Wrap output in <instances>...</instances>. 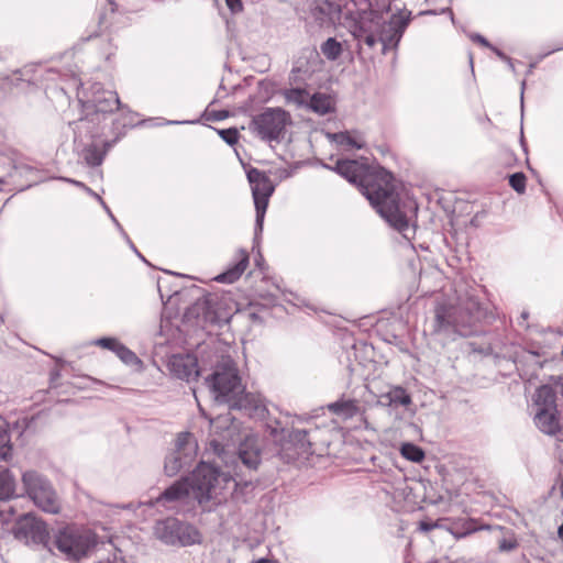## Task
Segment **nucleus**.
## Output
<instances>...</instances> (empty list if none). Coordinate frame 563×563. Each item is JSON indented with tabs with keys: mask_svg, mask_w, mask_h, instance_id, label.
Returning <instances> with one entry per match:
<instances>
[{
	"mask_svg": "<svg viewBox=\"0 0 563 563\" xmlns=\"http://www.w3.org/2000/svg\"><path fill=\"white\" fill-rule=\"evenodd\" d=\"M357 185L373 208L399 232L408 229L406 209L408 203L400 198V185L382 167L371 168L356 159H339L334 167L327 166Z\"/></svg>",
	"mask_w": 563,
	"mask_h": 563,
	"instance_id": "nucleus-1",
	"label": "nucleus"
},
{
	"mask_svg": "<svg viewBox=\"0 0 563 563\" xmlns=\"http://www.w3.org/2000/svg\"><path fill=\"white\" fill-rule=\"evenodd\" d=\"M238 483L229 474L201 462L190 477H183L166 488L157 498L150 500L148 506L162 505L166 509H175L176 504L185 501L190 494L203 511H212L227 501L233 494Z\"/></svg>",
	"mask_w": 563,
	"mask_h": 563,
	"instance_id": "nucleus-2",
	"label": "nucleus"
},
{
	"mask_svg": "<svg viewBox=\"0 0 563 563\" xmlns=\"http://www.w3.org/2000/svg\"><path fill=\"white\" fill-rule=\"evenodd\" d=\"M391 0H368L369 11L356 25L353 34L361 53L371 55L376 48L382 54L396 49L409 23L410 12H391Z\"/></svg>",
	"mask_w": 563,
	"mask_h": 563,
	"instance_id": "nucleus-3",
	"label": "nucleus"
},
{
	"mask_svg": "<svg viewBox=\"0 0 563 563\" xmlns=\"http://www.w3.org/2000/svg\"><path fill=\"white\" fill-rule=\"evenodd\" d=\"M482 318L479 302L474 297L459 299L457 305L440 303L435 308L433 331L435 333L451 330L466 335L464 328L471 327Z\"/></svg>",
	"mask_w": 563,
	"mask_h": 563,
	"instance_id": "nucleus-4",
	"label": "nucleus"
},
{
	"mask_svg": "<svg viewBox=\"0 0 563 563\" xmlns=\"http://www.w3.org/2000/svg\"><path fill=\"white\" fill-rule=\"evenodd\" d=\"M97 537L89 529L66 526L53 532L49 545L52 553L57 550L67 560L78 561L86 558L96 547Z\"/></svg>",
	"mask_w": 563,
	"mask_h": 563,
	"instance_id": "nucleus-5",
	"label": "nucleus"
},
{
	"mask_svg": "<svg viewBox=\"0 0 563 563\" xmlns=\"http://www.w3.org/2000/svg\"><path fill=\"white\" fill-rule=\"evenodd\" d=\"M82 108L86 112L84 118L74 122L75 142L81 137L82 130H86L92 137L98 134V131L90 130L89 123L99 121L100 115L112 113L114 110H124L115 91L104 90L100 85L93 86V95L90 99L82 101Z\"/></svg>",
	"mask_w": 563,
	"mask_h": 563,
	"instance_id": "nucleus-6",
	"label": "nucleus"
},
{
	"mask_svg": "<svg viewBox=\"0 0 563 563\" xmlns=\"http://www.w3.org/2000/svg\"><path fill=\"white\" fill-rule=\"evenodd\" d=\"M533 421L544 434L555 435L563 441L556 409V396L551 386L539 387L532 397Z\"/></svg>",
	"mask_w": 563,
	"mask_h": 563,
	"instance_id": "nucleus-7",
	"label": "nucleus"
},
{
	"mask_svg": "<svg viewBox=\"0 0 563 563\" xmlns=\"http://www.w3.org/2000/svg\"><path fill=\"white\" fill-rule=\"evenodd\" d=\"M214 399L219 402H231L232 398L242 391L241 378L234 362L230 357H222L217 364L212 375L207 378Z\"/></svg>",
	"mask_w": 563,
	"mask_h": 563,
	"instance_id": "nucleus-8",
	"label": "nucleus"
},
{
	"mask_svg": "<svg viewBox=\"0 0 563 563\" xmlns=\"http://www.w3.org/2000/svg\"><path fill=\"white\" fill-rule=\"evenodd\" d=\"M267 430L275 442L280 445V454L287 461L296 460L311 450L307 430H286L277 420L267 424Z\"/></svg>",
	"mask_w": 563,
	"mask_h": 563,
	"instance_id": "nucleus-9",
	"label": "nucleus"
},
{
	"mask_svg": "<svg viewBox=\"0 0 563 563\" xmlns=\"http://www.w3.org/2000/svg\"><path fill=\"white\" fill-rule=\"evenodd\" d=\"M23 487L27 496L43 511L57 514L60 504L51 483L35 471H26L22 475Z\"/></svg>",
	"mask_w": 563,
	"mask_h": 563,
	"instance_id": "nucleus-10",
	"label": "nucleus"
},
{
	"mask_svg": "<svg viewBox=\"0 0 563 563\" xmlns=\"http://www.w3.org/2000/svg\"><path fill=\"white\" fill-rule=\"evenodd\" d=\"M198 453V443L194 434L181 432L175 441V449L169 452L164 462V473L169 476H176L183 470L188 468L196 461Z\"/></svg>",
	"mask_w": 563,
	"mask_h": 563,
	"instance_id": "nucleus-11",
	"label": "nucleus"
},
{
	"mask_svg": "<svg viewBox=\"0 0 563 563\" xmlns=\"http://www.w3.org/2000/svg\"><path fill=\"white\" fill-rule=\"evenodd\" d=\"M154 534L158 540L168 545H191L200 542L198 530L176 518H167L156 522Z\"/></svg>",
	"mask_w": 563,
	"mask_h": 563,
	"instance_id": "nucleus-12",
	"label": "nucleus"
},
{
	"mask_svg": "<svg viewBox=\"0 0 563 563\" xmlns=\"http://www.w3.org/2000/svg\"><path fill=\"white\" fill-rule=\"evenodd\" d=\"M290 114L280 108H267L256 115L251 126L263 140H279L283 137L286 126L290 124Z\"/></svg>",
	"mask_w": 563,
	"mask_h": 563,
	"instance_id": "nucleus-13",
	"label": "nucleus"
},
{
	"mask_svg": "<svg viewBox=\"0 0 563 563\" xmlns=\"http://www.w3.org/2000/svg\"><path fill=\"white\" fill-rule=\"evenodd\" d=\"M247 179L251 185L252 196L256 210V233L262 231L265 212L271 196L274 192V185L271 178L263 172L251 168L247 172Z\"/></svg>",
	"mask_w": 563,
	"mask_h": 563,
	"instance_id": "nucleus-14",
	"label": "nucleus"
},
{
	"mask_svg": "<svg viewBox=\"0 0 563 563\" xmlns=\"http://www.w3.org/2000/svg\"><path fill=\"white\" fill-rule=\"evenodd\" d=\"M15 537L26 543L43 544L48 551L52 537L47 531L45 522L32 516H24L16 526Z\"/></svg>",
	"mask_w": 563,
	"mask_h": 563,
	"instance_id": "nucleus-15",
	"label": "nucleus"
},
{
	"mask_svg": "<svg viewBox=\"0 0 563 563\" xmlns=\"http://www.w3.org/2000/svg\"><path fill=\"white\" fill-rule=\"evenodd\" d=\"M168 371L176 378L190 382L199 376L197 358L191 354H174L167 362Z\"/></svg>",
	"mask_w": 563,
	"mask_h": 563,
	"instance_id": "nucleus-16",
	"label": "nucleus"
},
{
	"mask_svg": "<svg viewBox=\"0 0 563 563\" xmlns=\"http://www.w3.org/2000/svg\"><path fill=\"white\" fill-rule=\"evenodd\" d=\"M308 9L309 19L319 25L334 23L341 12L339 0H311Z\"/></svg>",
	"mask_w": 563,
	"mask_h": 563,
	"instance_id": "nucleus-17",
	"label": "nucleus"
},
{
	"mask_svg": "<svg viewBox=\"0 0 563 563\" xmlns=\"http://www.w3.org/2000/svg\"><path fill=\"white\" fill-rule=\"evenodd\" d=\"M230 408L243 410L247 416L252 418L264 417L266 406L263 398L258 394L244 393L242 387L241 394L232 398L231 402H227Z\"/></svg>",
	"mask_w": 563,
	"mask_h": 563,
	"instance_id": "nucleus-18",
	"label": "nucleus"
},
{
	"mask_svg": "<svg viewBox=\"0 0 563 563\" xmlns=\"http://www.w3.org/2000/svg\"><path fill=\"white\" fill-rule=\"evenodd\" d=\"M239 460L249 470H256L261 463V445L258 437L251 434L240 443Z\"/></svg>",
	"mask_w": 563,
	"mask_h": 563,
	"instance_id": "nucleus-19",
	"label": "nucleus"
},
{
	"mask_svg": "<svg viewBox=\"0 0 563 563\" xmlns=\"http://www.w3.org/2000/svg\"><path fill=\"white\" fill-rule=\"evenodd\" d=\"M327 408L331 413L344 420L351 419L360 412V406L356 399H345L343 397L328 404Z\"/></svg>",
	"mask_w": 563,
	"mask_h": 563,
	"instance_id": "nucleus-20",
	"label": "nucleus"
},
{
	"mask_svg": "<svg viewBox=\"0 0 563 563\" xmlns=\"http://www.w3.org/2000/svg\"><path fill=\"white\" fill-rule=\"evenodd\" d=\"M249 265V255L245 251H240L239 261L224 273L218 275L214 280L219 283L232 284L236 282Z\"/></svg>",
	"mask_w": 563,
	"mask_h": 563,
	"instance_id": "nucleus-21",
	"label": "nucleus"
},
{
	"mask_svg": "<svg viewBox=\"0 0 563 563\" xmlns=\"http://www.w3.org/2000/svg\"><path fill=\"white\" fill-rule=\"evenodd\" d=\"M112 146L110 142L104 143V151H101L97 145L90 144L82 148L80 157L89 166H99L102 164L107 150Z\"/></svg>",
	"mask_w": 563,
	"mask_h": 563,
	"instance_id": "nucleus-22",
	"label": "nucleus"
},
{
	"mask_svg": "<svg viewBox=\"0 0 563 563\" xmlns=\"http://www.w3.org/2000/svg\"><path fill=\"white\" fill-rule=\"evenodd\" d=\"M307 109L320 115L327 114L333 110L332 99L324 93H314L309 96Z\"/></svg>",
	"mask_w": 563,
	"mask_h": 563,
	"instance_id": "nucleus-23",
	"label": "nucleus"
},
{
	"mask_svg": "<svg viewBox=\"0 0 563 563\" xmlns=\"http://www.w3.org/2000/svg\"><path fill=\"white\" fill-rule=\"evenodd\" d=\"M286 103L292 104L298 109L308 107L310 93L302 88L286 89L283 92Z\"/></svg>",
	"mask_w": 563,
	"mask_h": 563,
	"instance_id": "nucleus-24",
	"label": "nucleus"
},
{
	"mask_svg": "<svg viewBox=\"0 0 563 563\" xmlns=\"http://www.w3.org/2000/svg\"><path fill=\"white\" fill-rule=\"evenodd\" d=\"M15 494V478L9 470L0 471V503L9 500Z\"/></svg>",
	"mask_w": 563,
	"mask_h": 563,
	"instance_id": "nucleus-25",
	"label": "nucleus"
},
{
	"mask_svg": "<svg viewBox=\"0 0 563 563\" xmlns=\"http://www.w3.org/2000/svg\"><path fill=\"white\" fill-rule=\"evenodd\" d=\"M330 137L340 146L361 150L365 143L361 136H354L350 132L333 133Z\"/></svg>",
	"mask_w": 563,
	"mask_h": 563,
	"instance_id": "nucleus-26",
	"label": "nucleus"
},
{
	"mask_svg": "<svg viewBox=\"0 0 563 563\" xmlns=\"http://www.w3.org/2000/svg\"><path fill=\"white\" fill-rule=\"evenodd\" d=\"M385 398L388 399V405L398 407H407L411 404V397L406 391L405 388L400 386L393 387L386 395Z\"/></svg>",
	"mask_w": 563,
	"mask_h": 563,
	"instance_id": "nucleus-27",
	"label": "nucleus"
},
{
	"mask_svg": "<svg viewBox=\"0 0 563 563\" xmlns=\"http://www.w3.org/2000/svg\"><path fill=\"white\" fill-rule=\"evenodd\" d=\"M12 456V445L10 443V435L8 424L3 418L0 417V460L9 461Z\"/></svg>",
	"mask_w": 563,
	"mask_h": 563,
	"instance_id": "nucleus-28",
	"label": "nucleus"
},
{
	"mask_svg": "<svg viewBox=\"0 0 563 563\" xmlns=\"http://www.w3.org/2000/svg\"><path fill=\"white\" fill-rule=\"evenodd\" d=\"M321 53L330 60H335L342 54V45L334 37H329L320 47Z\"/></svg>",
	"mask_w": 563,
	"mask_h": 563,
	"instance_id": "nucleus-29",
	"label": "nucleus"
},
{
	"mask_svg": "<svg viewBox=\"0 0 563 563\" xmlns=\"http://www.w3.org/2000/svg\"><path fill=\"white\" fill-rule=\"evenodd\" d=\"M400 453L406 460L415 463H419L424 459L422 449L412 443H404L400 448Z\"/></svg>",
	"mask_w": 563,
	"mask_h": 563,
	"instance_id": "nucleus-30",
	"label": "nucleus"
},
{
	"mask_svg": "<svg viewBox=\"0 0 563 563\" xmlns=\"http://www.w3.org/2000/svg\"><path fill=\"white\" fill-rule=\"evenodd\" d=\"M115 355L125 364L133 365L140 362L139 357L134 352L121 343L120 347L115 352Z\"/></svg>",
	"mask_w": 563,
	"mask_h": 563,
	"instance_id": "nucleus-31",
	"label": "nucleus"
},
{
	"mask_svg": "<svg viewBox=\"0 0 563 563\" xmlns=\"http://www.w3.org/2000/svg\"><path fill=\"white\" fill-rule=\"evenodd\" d=\"M509 185L518 194L526 191V176L523 173H515L509 176Z\"/></svg>",
	"mask_w": 563,
	"mask_h": 563,
	"instance_id": "nucleus-32",
	"label": "nucleus"
},
{
	"mask_svg": "<svg viewBox=\"0 0 563 563\" xmlns=\"http://www.w3.org/2000/svg\"><path fill=\"white\" fill-rule=\"evenodd\" d=\"M67 181L82 188L85 191L88 192V195H91L92 197H95L100 203L101 206L104 208V210L108 212V214L110 216V218L112 219L113 222H117L118 220L114 218V216L111 213L110 209L108 208V206L106 205V202L102 200V198L96 194L95 191H92L89 187H87L84 183L81 181H77V180H74V179H67Z\"/></svg>",
	"mask_w": 563,
	"mask_h": 563,
	"instance_id": "nucleus-33",
	"label": "nucleus"
},
{
	"mask_svg": "<svg viewBox=\"0 0 563 563\" xmlns=\"http://www.w3.org/2000/svg\"><path fill=\"white\" fill-rule=\"evenodd\" d=\"M95 345L107 349L115 353L121 345V342L115 338H100L92 342Z\"/></svg>",
	"mask_w": 563,
	"mask_h": 563,
	"instance_id": "nucleus-34",
	"label": "nucleus"
},
{
	"mask_svg": "<svg viewBox=\"0 0 563 563\" xmlns=\"http://www.w3.org/2000/svg\"><path fill=\"white\" fill-rule=\"evenodd\" d=\"M220 137L229 145H234L239 140V131L235 128L218 130Z\"/></svg>",
	"mask_w": 563,
	"mask_h": 563,
	"instance_id": "nucleus-35",
	"label": "nucleus"
},
{
	"mask_svg": "<svg viewBox=\"0 0 563 563\" xmlns=\"http://www.w3.org/2000/svg\"><path fill=\"white\" fill-rule=\"evenodd\" d=\"M225 3L232 13H239L243 10L241 0H225Z\"/></svg>",
	"mask_w": 563,
	"mask_h": 563,
	"instance_id": "nucleus-36",
	"label": "nucleus"
},
{
	"mask_svg": "<svg viewBox=\"0 0 563 563\" xmlns=\"http://www.w3.org/2000/svg\"><path fill=\"white\" fill-rule=\"evenodd\" d=\"M206 306V301H197L191 308L188 309V314L194 316L199 313L200 310H203Z\"/></svg>",
	"mask_w": 563,
	"mask_h": 563,
	"instance_id": "nucleus-37",
	"label": "nucleus"
},
{
	"mask_svg": "<svg viewBox=\"0 0 563 563\" xmlns=\"http://www.w3.org/2000/svg\"><path fill=\"white\" fill-rule=\"evenodd\" d=\"M471 38L474 42H477V43L482 44L483 46H486L488 48L492 47V44L484 36H482L481 34H473V35H471Z\"/></svg>",
	"mask_w": 563,
	"mask_h": 563,
	"instance_id": "nucleus-38",
	"label": "nucleus"
},
{
	"mask_svg": "<svg viewBox=\"0 0 563 563\" xmlns=\"http://www.w3.org/2000/svg\"><path fill=\"white\" fill-rule=\"evenodd\" d=\"M115 225L118 227V229L121 231V233L123 234V236L126 239L128 243L130 244L131 249L137 253V256H141V253L137 252V250L135 249L134 244L131 242V240L129 239V236L125 234V232L123 231L122 227L120 225V223L117 221L114 222Z\"/></svg>",
	"mask_w": 563,
	"mask_h": 563,
	"instance_id": "nucleus-39",
	"label": "nucleus"
},
{
	"mask_svg": "<svg viewBox=\"0 0 563 563\" xmlns=\"http://www.w3.org/2000/svg\"><path fill=\"white\" fill-rule=\"evenodd\" d=\"M538 356H539V355H538L537 353H533V352H529V353H528V355H527V357H528L529 360H531V362L533 363V365H534L537 368H540V367H542V364H541V362L538 360Z\"/></svg>",
	"mask_w": 563,
	"mask_h": 563,
	"instance_id": "nucleus-40",
	"label": "nucleus"
},
{
	"mask_svg": "<svg viewBox=\"0 0 563 563\" xmlns=\"http://www.w3.org/2000/svg\"><path fill=\"white\" fill-rule=\"evenodd\" d=\"M492 51H494V53L501 59V60H505L506 63H510V57H508L507 55H505L500 49H498L497 47L493 46L489 47Z\"/></svg>",
	"mask_w": 563,
	"mask_h": 563,
	"instance_id": "nucleus-41",
	"label": "nucleus"
},
{
	"mask_svg": "<svg viewBox=\"0 0 563 563\" xmlns=\"http://www.w3.org/2000/svg\"><path fill=\"white\" fill-rule=\"evenodd\" d=\"M515 547H516V543L508 542L506 540L501 541L500 544H499V549L503 550V551L512 550Z\"/></svg>",
	"mask_w": 563,
	"mask_h": 563,
	"instance_id": "nucleus-42",
	"label": "nucleus"
},
{
	"mask_svg": "<svg viewBox=\"0 0 563 563\" xmlns=\"http://www.w3.org/2000/svg\"><path fill=\"white\" fill-rule=\"evenodd\" d=\"M433 525L432 523H428V522H421L420 523V529L423 530V531H430L433 529Z\"/></svg>",
	"mask_w": 563,
	"mask_h": 563,
	"instance_id": "nucleus-43",
	"label": "nucleus"
},
{
	"mask_svg": "<svg viewBox=\"0 0 563 563\" xmlns=\"http://www.w3.org/2000/svg\"><path fill=\"white\" fill-rule=\"evenodd\" d=\"M196 121H167V124H186V123H195Z\"/></svg>",
	"mask_w": 563,
	"mask_h": 563,
	"instance_id": "nucleus-44",
	"label": "nucleus"
},
{
	"mask_svg": "<svg viewBox=\"0 0 563 563\" xmlns=\"http://www.w3.org/2000/svg\"><path fill=\"white\" fill-rule=\"evenodd\" d=\"M225 115H227V114H225L224 112L216 113V114L213 115V120H222V119H224V118H225Z\"/></svg>",
	"mask_w": 563,
	"mask_h": 563,
	"instance_id": "nucleus-45",
	"label": "nucleus"
},
{
	"mask_svg": "<svg viewBox=\"0 0 563 563\" xmlns=\"http://www.w3.org/2000/svg\"><path fill=\"white\" fill-rule=\"evenodd\" d=\"M253 563H273V562L267 559H260L257 561H254Z\"/></svg>",
	"mask_w": 563,
	"mask_h": 563,
	"instance_id": "nucleus-46",
	"label": "nucleus"
},
{
	"mask_svg": "<svg viewBox=\"0 0 563 563\" xmlns=\"http://www.w3.org/2000/svg\"><path fill=\"white\" fill-rule=\"evenodd\" d=\"M444 12H448L450 14L451 21L454 23V15H453L452 10L448 8V9L444 10Z\"/></svg>",
	"mask_w": 563,
	"mask_h": 563,
	"instance_id": "nucleus-47",
	"label": "nucleus"
},
{
	"mask_svg": "<svg viewBox=\"0 0 563 563\" xmlns=\"http://www.w3.org/2000/svg\"><path fill=\"white\" fill-rule=\"evenodd\" d=\"M558 533L559 537L563 540V523L559 527Z\"/></svg>",
	"mask_w": 563,
	"mask_h": 563,
	"instance_id": "nucleus-48",
	"label": "nucleus"
},
{
	"mask_svg": "<svg viewBox=\"0 0 563 563\" xmlns=\"http://www.w3.org/2000/svg\"><path fill=\"white\" fill-rule=\"evenodd\" d=\"M97 563H123V562H118L115 560L111 561V560H107V561H99Z\"/></svg>",
	"mask_w": 563,
	"mask_h": 563,
	"instance_id": "nucleus-49",
	"label": "nucleus"
},
{
	"mask_svg": "<svg viewBox=\"0 0 563 563\" xmlns=\"http://www.w3.org/2000/svg\"><path fill=\"white\" fill-rule=\"evenodd\" d=\"M525 86H526V81H522V84H521V102L523 101V89H525Z\"/></svg>",
	"mask_w": 563,
	"mask_h": 563,
	"instance_id": "nucleus-50",
	"label": "nucleus"
},
{
	"mask_svg": "<svg viewBox=\"0 0 563 563\" xmlns=\"http://www.w3.org/2000/svg\"><path fill=\"white\" fill-rule=\"evenodd\" d=\"M509 68L514 71L515 70V66H514V63L512 60L510 59V63H507Z\"/></svg>",
	"mask_w": 563,
	"mask_h": 563,
	"instance_id": "nucleus-51",
	"label": "nucleus"
},
{
	"mask_svg": "<svg viewBox=\"0 0 563 563\" xmlns=\"http://www.w3.org/2000/svg\"><path fill=\"white\" fill-rule=\"evenodd\" d=\"M122 508L123 509H131L132 508V504L123 505Z\"/></svg>",
	"mask_w": 563,
	"mask_h": 563,
	"instance_id": "nucleus-52",
	"label": "nucleus"
},
{
	"mask_svg": "<svg viewBox=\"0 0 563 563\" xmlns=\"http://www.w3.org/2000/svg\"><path fill=\"white\" fill-rule=\"evenodd\" d=\"M300 70H301V66H298V67H295V68L292 69V73H294V71H300Z\"/></svg>",
	"mask_w": 563,
	"mask_h": 563,
	"instance_id": "nucleus-53",
	"label": "nucleus"
},
{
	"mask_svg": "<svg viewBox=\"0 0 563 563\" xmlns=\"http://www.w3.org/2000/svg\"><path fill=\"white\" fill-rule=\"evenodd\" d=\"M522 318L526 319L528 317V313L527 312H522Z\"/></svg>",
	"mask_w": 563,
	"mask_h": 563,
	"instance_id": "nucleus-54",
	"label": "nucleus"
},
{
	"mask_svg": "<svg viewBox=\"0 0 563 563\" xmlns=\"http://www.w3.org/2000/svg\"><path fill=\"white\" fill-rule=\"evenodd\" d=\"M310 55H313V56H316V57H317V53H316V52H313V51H311V52H310Z\"/></svg>",
	"mask_w": 563,
	"mask_h": 563,
	"instance_id": "nucleus-55",
	"label": "nucleus"
},
{
	"mask_svg": "<svg viewBox=\"0 0 563 563\" xmlns=\"http://www.w3.org/2000/svg\"><path fill=\"white\" fill-rule=\"evenodd\" d=\"M3 183H4V180H3V179H0V184H3Z\"/></svg>",
	"mask_w": 563,
	"mask_h": 563,
	"instance_id": "nucleus-56",
	"label": "nucleus"
}]
</instances>
